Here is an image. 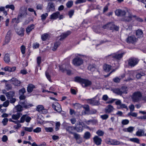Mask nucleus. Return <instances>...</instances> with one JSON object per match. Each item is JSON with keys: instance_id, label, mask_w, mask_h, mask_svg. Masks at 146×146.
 <instances>
[{"instance_id": "63", "label": "nucleus", "mask_w": 146, "mask_h": 146, "mask_svg": "<svg viewBox=\"0 0 146 146\" xmlns=\"http://www.w3.org/2000/svg\"><path fill=\"white\" fill-rule=\"evenodd\" d=\"M73 135L76 140L81 137L80 135L79 134L75 133H73Z\"/></svg>"}, {"instance_id": "57", "label": "nucleus", "mask_w": 146, "mask_h": 146, "mask_svg": "<svg viewBox=\"0 0 146 146\" xmlns=\"http://www.w3.org/2000/svg\"><path fill=\"white\" fill-rule=\"evenodd\" d=\"M25 92L26 90L24 88H22L19 90V93L20 95H24Z\"/></svg>"}, {"instance_id": "54", "label": "nucleus", "mask_w": 146, "mask_h": 146, "mask_svg": "<svg viewBox=\"0 0 146 146\" xmlns=\"http://www.w3.org/2000/svg\"><path fill=\"white\" fill-rule=\"evenodd\" d=\"M96 133L99 136H102L103 135L104 132L103 131L99 130H98L96 132Z\"/></svg>"}, {"instance_id": "53", "label": "nucleus", "mask_w": 146, "mask_h": 146, "mask_svg": "<svg viewBox=\"0 0 146 146\" xmlns=\"http://www.w3.org/2000/svg\"><path fill=\"white\" fill-rule=\"evenodd\" d=\"M129 121L127 119H123L121 121V123L123 125H126L129 123Z\"/></svg>"}, {"instance_id": "59", "label": "nucleus", "mask_w": 146, "mask_h": 146, "mask_svg": "<svg viewBox=\"0 0 146 146\" xmlns=\"http://www.w3.org/2000/svg\"><path fill=\"white\" fill-rule=\"evenodd\" d=\"M129 116H131L133 117H136L137 116V113L135 112H132L130 111L129 113L128 114Z\"/></svg>"}, {"instance_id": "18", "label": "nucleus", "mask_w": 146, "mask_h": 146, "mask_svg": "<svg viewBox=\"0 0 146 146\" xmlns=\"http://www.w3.org/2000/svg\"><path fill=\"white\" fill-rule=\"evenodd\" d=\"M10 81L12 84L15 86H19L20 85L21 82L15 78H12Z\"/></svg>"}, {"instance_id": "62", "label": "nucleus", "mask_w": 146, "mask_h": 146, "mask_svg": "<svg viewBox=\"0 0 146 146\" xmlns=\"http://www.w3.org/2000/svg\"><path fill=\"white\" fill-rule=\"evenodd\" d=\"M101 118L103 120L107 119L109 117V115L106 114H105L101 115Z\"/></svg>"}, {"instance_id": "44", "label": "nucleus", "mask_w": 146, "mask_h": 146, "mask_svg": "<svg viewBox=\"0 0 146 146\" xmlns=\"http://www.w3.org/2000/svg\"><path fill=\"white\" fill-rule=\"evenodd\" d=\"M83 79L81 78L80 77L78 76L75 78L74 81L80 83L82 84Z\"/></svg>"}, {"instance_id": "60", "label": "nucleus", "mask_w": 146, "mask_h": 146, "mask_svg": "<svg viewBox=\"0 0 146 146\" xmlns=\"http://www.w3.org/2000/svg\"><path fill=\"white\" fill-rule=\"evenodd\" d=\"M130 140L132 142L136 143H139V140L137 138H131L130 139Z\"/></svg>"}, {"instance_id": "15", "label": "nucleus", "mask_w": 146, "mask_h": 146, "mask_svg": "<svg viewBox=\"0 0 146 146\" xmlns=\"http://www.w3.org/2000/svg\"><path fill=\"white\" fill-rule=\"evenodd\" d=\"M19 104L22 105L23 107L25 108H29L33 106L32 104L27 103L25 101H20L19 102Z\"/></svg>"}, {"instance_id": "1", "label": "nucleus", "mask_w": 146, "mask_h": 146, "mask_svg": "<svg viewBox=\"0 0 146 146\" xmlns=\"http://www.w3.org/2000/svg\"><path fill=\"white\" fill-rule=\"evenodd\" d=\"M97 95L94 97L88 99L87 100L88 102L92 106H98L100 104V98L98 97Z\"/></svg>"}, {"instance_id": "7", "label": "nucleus", "mask_w": 146, "mask_h": 146, "mask_svg": "<svg viewBox=\"0 0 146 146\" xmlns=\"http://www.w3.org/2000/svg\"><path fill=\"white\" fill-rule=\"evenodd\" d=\"M31 119V117L27 114L23 115L22 116L20 120L18 121L19 122L21 123H23L25 121L29 123Z\"/></svg>"}, {"instance_id": "55", "label": "nucleus", "mask_w": 146, "mask_h": 146, "mask_svg": "<svg viewBox=\"0 0 146 146\" xmlns=\"http://www.w3.org/2000/svg\"><path fill=\"white\" fill-rule=\"evenodd\" d=\"M19 19H18V17L17 18H14L12 19L11 22L13 23H15L17 24L19 23Z\"/></svg>"}, {"instance_id": "14", "label": "nucleus", "mask_w": 146, "mask_h": 146, "mask_svg": "<svg viewBox=\"0 0 146 146\" xmlns=\"http://www.w3.org/2000/svg\"><path fill=\"white\" fill-rule=\"evenodd\" d=\"M145 72L144 71H139L136 72L135 75L136 78L137 79H139L141 78V77L145 76Z\"/></svg>"}, {"instance_id": "25", "label": "nucleus", "mask_w": 146, "mask_h": 146, "mask_svg": "<svg viewBox=\"0 0 146 146\" xmlns=\"http://www.w3.org/2000/svg\"><path fill=\"white\" fill-rule=\"evenodd\" d=\"M16 69V67L15 66L11 67L9 66H6L4 68V70L5 71L10 72L15 71Z\"/></svg>"}, {"instance_id": "42", "label": "nucleus", "mask_w": 146, "mask_h": 146, "mask_svg": "<svg viewBox=\"0 0 146 146\" xmlns=\"http://www.w3.org/2000/svg\"><path fill=\"white\" fill-rule=\"evenodd\" d=\"M136 135L138 136H141L144 134V131L143 130L140 129H139L136 133Z\"/></svg>"}, {"instance_id": "43", "label": "nucleus", "mask_w": 146, "mask_h": 146, "mask_svg": "<svg viewBox=\"0 0 146 146\" xmlns=\"http://www.w3.org/2000/svg\"><path fill=\"white\" fill-rule=\"evenodd\" d=\"M10 32L9 31H8L7 33V34L5 37V41L6 43H8L10 41Z\"/></svg>"}, {"instance_id": "27", "label": "nucleus", "mask_w": 146, "mask_h": 146, "mask_svg": "<svg viewBox=\"0 0 146 146\" xmlns=\"http://www.w3.org/2000/svg\"><path fill=\"white\" fill-rule=\"evenodd\" d=\"M125 53H119L118 52L114 53L115 59L120 60L122 57Z\"/></svg>"}, {"instance_id": "30", "label": "nucleus", "mask_w": 146, "mask_h": 146, "mask_svg": "<svg viewBox=\"0 0 146 146\" xmlns=\"http://www.w3.org/2000/svg\"><path fill=\"white\" fill-rule=\"evenodd\" d=\"M15 31L18 35L21 36H23L24 34L25 30L24 28H21L19 29H15Z\"/></svg>"}, {"instance_id": "49", "label": "nucleus", "mask_w": 146, "mask_h": 146, "mask_svg": "<svg viewBox=\"0 0 146 146\" xmlns=\"http://www.w3.org/2000/svg\"><path fill=\"white\" fill-rule=\"evenodd\" d=\"M44 129L47 132H52L53 131V129L51 127H44Z\"/></svg>"}, {"instance_id": "56", "label": "nucleus", "mask_w": 146, "mask_h": 146, "mask_svg": "<svg viewBox=\"0 0 146 146\" xmlns=\"http://www.w3.org/2000/svg\"><path fill=\"white\" fill-rule=\"evenodd\" d=\"M33 128L32 127H24V129L25 131H28L29 132H31L33 130Z\"/></svg>"}, {"instance_id": "26", "label": "nucleus", "mask_w": 146, "mask_h": 146, "mask_svg": "<svg viewBox=\"0 0 146 146\" xmlns=\"http://www.w3.org/2000/svg\"><path fill=\"white\" fill-rule=\"evenodd\" d=\"M34 28L35 25L33 24L29 25L26 29V32L29 35L30 32L34 29Z\"/></svg>"}, {"instance_id": "20", "label": "nucleus", "mask_w": 146, "mask_h": 146, "mask_svg": "<svg viewBox=\"0 0 146 146\" xmlns=\"http://www.w3.org/2000/svg\"><path fill=\"white\" fill-rule=\"evenodd\" d=\"M75 129L78 132H81L83 131V126L80 123H76V126L74 127Z\"/></svg>"}, {"instance_id": "17", "label": "nucleus", "mask_w": 146, "mask_h": 146, "mask_svg": "<svg viewBox=\"0 0 146 146\" xmlns=\"http://www.w3.org/2000/svg\"><path fill=\"white\" fill-rule=\"evenodd\" d=\"M92 83L91 81L87 79H84L82 85L83 87H85L90 86Z\"/></svg>"}, {"instance_id": "35", "label": "nucleus", "mask_w": 146, "mask_h": 146, "mask_svg": "<svg viewBox=\"0 0 146 146\" xmlns=\"http://www.w3.org/2000/svg\"><path fill=\"white\" fill-rule=\"evenodd\" d=\"M111 65L106 64H104L103 66V68L106 72H108L111 69Z\"/></svg>"}, {"instance_id": "4", "label": "nucleus", "mask_w": 146, "mask_h": 146, "mask_svg": "<svg viewBox=\"0 0 146 146\" xmlns=\"http://www.w3.org/2000/svg\"><path fill=\"white\" fill-rule=\"evenodd\" d=\"M142 94L140 92H134L131 96L133 101L134 102H138L141 100Z\"/></svg>"}, {"instance_id": "2", "label": "nucleus", "mask_w": 146, "mask_h": 146, "mask_svg": "<svg viewBox=\"0 0 146 146\" xmlns=\"http://www.w3.org/2000/svg\"><path fill=\"white\" fill-rule=\"evenodd\" d=\"M103 28L104 29H109L112 31H117L119 29V27L115 25L113 22H109L104 25Z\"/></svg>"}, {"instance_id": "41", "label": "nucleus", "mask_w": 146, "mask_h": 146, "mask_svg": "<svg viewBox=\"0 0 146 146\" xmlns=\"http://www.w3.org/2000/svg\"><path fill=\"white\" fill-rule=\"evenodd\" d=\"M15 110L17 112H21L23 110V107L20 104H19L15 107Z\"/></svg>"}, {"instance_id": "48", "label": "nucleus", "mask_w": 146, "mask_h": 146, "mask_svg": "<svg viewBox=\"0 0 146 146\" xmlns=\"http://www.w3.org/2000/svg\"><path fill=\"white\" fill-rule=\"evenodd\" d=\"M48 14L46 13L42 14L41 15V19L43 21H44L46 19V17L48 16Z\"/></svg>"}, {"instance_id": "58", "label": "nucleus", "mask_w": 146, "mask_h": 146, "mask_svg": "<svg viewBox=\"0 0 146 146\" xmlns=\"http://www.w3.org/2000/svg\"><path fill=\"white\" fill-rule=\"evenodd\" d=\"M5 8L7 9L9 8L12 10H14L15 9V7L13 5H7Z\"/></svg>"}, {"instance_id": "28", "label": "nucleus", "mask_w": 146, "mask_h": 146, "mask_svg": "<svg viewBox=\"0 0 146 146\" xmlns=\"http://www.w3.org/2000/svg\"><path fill=\"white\" fill-rule=\"evenodd\" d=\"M27 15L26 12L25 11H23L19 13L17 17L19 19L25 17Z\"/></svg>"}, {"instance_id": "8", "label": "nucleus", "mask_w": 146, "mask_h": 146, "mask_svg": "<svg viewBox=\"0 0 146 146\" xmlns=\"http://www.w3.org/2000/svg\"><path fill=\"white\" fill-rule=\"evenodd\" d=\"M52 107L57 111L60 112L62 111V108L60 104L57 102H55L52 104Z\"/></svg>"}, {"instance_id": "36", "label": "nucleus", "mask_w": 146, "mask_h": 146, "mask_svg": "<svg viewBox=\"0 0 146 146\" xmlns=\"http://www.w3.org/2000/svg\"><path fill=\"white\" fill-rule=\"evenodd\" d=\"M35 88V86L32 84H29L28 85L27 87V91L29 93L31 92L34 88Z\"/></svg>"}, {"instance_id": "3", "label": "nucleus", "mask_w": 146, "mask_h": 146, "mask_svg": "<svg viewBox=\"0 0 146 146\" xmlns=\"http://www.w3.org/2000/svg\"><path fill=\"white\" fill-rule=\"evenodd\" d=\"M139 60L137 58L131 57L127 60L128 65L131 67H133L137 64Z\"/></svg>"}, {"instance_id": "61", "label": "nucleus", "mask_w": 146, "mask_h": 146, "mask_svg": "<svg viewBox=\"0 0 146 146\" xmlns=\"http://www.w3.org/2000/svg\"><path fill=\"white\" fill-rule=\"evenodd\" d=\"M37 63L38 66H40L41 63V57L40 56H38L37 58Z\"/></svg>"}, {"instance_id": "29", "label": "nucleus", "mask_w": 146, "mask_h": 146, "mask_svg": "<svg viewBox=\"0 0 146 146\" xmlns=\"http://www.w3.org/2000/svg\"><path fill=\"white\" fill-rule=\"evenodd\" d=\"M134 129V127L132 126H130L127 128H123V131L124 132H128L132 133Z\"/></svg>"}, {"instance_id": "33", "label": "nucleus", "mask_w": 146, "mask_h": 146, "mask_svg": "<svg viewBox=\"0 0 146 146\" xmlns=\"http://www.w3.org/2000/svg\"><path fill=\"white\" fill-rule=\"evenodd\" d=\"M134 71H131L129 72V75L130 77H129L125 81H128L130 80H133V79L132 78V77H134Z\"/></svg>"}, {"instance_id": "51", "label": "nucleus", "mask_w": 146, "mask_h": 146, "mask_svg": "<svg viewBox=\"0 0 146 146\" xmlns=\"http://www.w3.org/2000/svg\"><path fill=\"white\" fill-rule=\"evenodd\" d=\"M55 124V130L57 131L59 129L60 123L59 122H57Z\"/></svg>"}, {"instance_id": "64", "label": "nucleus", "mask_w": 146, "mask_h": 146, "mask_svg": "<svg viewBox=\"0 0 146 146\" xmlns=\"http://www.w3.org/2000/svg\"><path fill=\"white\" fill-rule=\"evenodd\" d=\"M129 109L130 111L131 112H132L134 110L135 106L133 104H131L129 106Z\"/></svg>"}, {"instance_id": "16", "label": "nucleus", "mask_w": 146, "mask_h": 146, "mask_svg": "<svg viewBox=\"0 0 146 146\" xmlns=\"http://www.w3.org/2000/svg\"><path fill=\"white\" fill-rule=\"evenodd\" d=\"M65 128L66 131L69 133L73 134L74 133L73 132V131L75 130L74 127L66 125L65 126Z\"/></svg>"}, {"instance_id": "12", "label": "nucleus", "mask_w": 146, "mask_h": 146, "mask_svg": "<svg viewBox=\"0 0 146 146\" xmlns=\"http://www.w3.org/2000/svg\"><path fill=\"white\" fill-rule=\"evenodd\" d=\"M115 13L116 15L119 16H123L124 17L126 15V13L124 10L121 9H117L115 11Z\"/></svg>"}, {"instance_id": "6", "label": "nucleus", "mask_w": 146, "mask_h": 146, "mask_svg": "<svg viewBox=\"0 0 146 146\" xmlns=\"http://www.w3.org/2000/svg\"><path fill=\"white\" fill-rule=\"evenodd\" d=\"M83 63V59L79 57H76L72 60V63L75 66H78L82 64Z\"/></svg>"}, {"instance_id": "5", "label": "nucleus", "mask_w": 146, "mask_h": 146, "mask_svg": "<svg viewBox=\"0 0 146 146\" xmlns=\"http://www.w3.org/2000/svg\"><path fill=\"white\" fill-rule=\"evenodd\" d=\"M115 104L118 105L117 108L118 109H125L127 111L128 110V108L127 105L121 103V101L120 100H118L116 101L115 102Z\"/></svg>"}, {"instance_id": "52", "label": "nucleus", "mask_w": 146, "mask_h": 146, "mask_svg": "<svg viewBox=\"0 0 146 146\" xmlns=\"http://www.w3.org/2000/svg\"><path fill=\"white\" fill-rule=\"evenodd\" d=\"M73 2L72 1H69L66 4V5L68 8H70L73 5Z\"/></svg>"}, {"instance_id": "10", "label": "nucleus", "mask_w": 146, "mask_h": 146, "mask_svg": "<svg viewBox=\"0 0 146 146\" xmlns=\"http://www.w3.org/2000/svg\"><path fill=\"white\" fill-rule=\"evenodd\" d=\"M136 15H132L131 13H128V15L127 16H125L123 17V21L125 22H129L132 20L134 18H136Z\"/></svg>"}, {"instance_id": "45", "label": "nucleus", "mask_w": 146, "mask_h": 146, "mask_svg": "<svg viewBox=\"0 0 146 146\" xmlns=\"http://www.w3.org/2000/svg\"><path fill=\"white\" fill-rule=\"evenodd\" d=\"M114 53L109 55L106 57V58L107 60H115Z\"/></svg>"}, {"instance_id": "13", "label": "nucleus", "mask_w": 146, "mask_h": 146, "mask_svg": "<svg viewBox=\"0 0 146 146\" xmlns=\"http://www.w3.org/2000/svg\"><path fill=\"white\" fill-rule=\"evenodd\" d=\"M60 70L63 72H66L67 74L70 75L71 74V71L70 70H68L66 67L64 68V65H62L59 66Z\"/></svg>"}, {"instance_id": "40", "label": "nucleus", "mask_w": 146, "mask_h": 146, "mask_svg": "<svg viewBox=\"0 0 146 146\" xmlns=\"http://www.w3.org/2000/svg\"><path fill=\"white\" fill-rule=\"evenodd\" d=\"M136 35L138 38H140L143 36V33L141 30H138L136 32Z\"/></svg>"}, {"instance_id": "21", "label": "nucleus", "mask_w": 146, "mask_h": 146, "mask_svg": "<svg viewBox=\"0 0 146 146\" xmlns=\"http://www.w3.org/2000/svg\"><path fill=\"white\" fill-rule=\"evenodd\" d=\"M60 15V13L59 11L53 13L50 16V18L51 19L55 20L58 18Z\"/></svg>"}, {"instance_id": "23", "label": "nucleus", "mask_w": 146, "mask_h": 146, "mask_svg": "<svg viewBox=\"0 0 146 146\" xmlns=\"http://www.w3.org/2000/svg\"><path fill=\"white\" fill-rule=\"evenodd\" d=\"M22 115V113L20 112H17L16 113L13 114L12 115V119L14 120H18Z\"/></svg>"}, {"instance_id": "11", "label": "nucleus", "mask_w": 146, "mask_h": 146, "mask_svg": "<svg viewBox=\"0 0 146 146\" xmlns=\"http://www.w3.org/2000/svg\"><path fill=\"white\" fill-rule=\"evenodd\" d=\"M137 38L135 36H128L126 40L128 43H134L137 42Z\"/></svg>"}, {"instance_id": "50", "label": "nucleus", "mask_w": 146, "mask_h": 146, "mask_svg": "<svg viewBox=\"0 0 146 146\" xmlns=\"http://www.w3.org/2000/svg\"><path fill=\"white\" fill-rule=\"evenodd\" d=\"M74 13V11L73 9H71L68 12V15L70 18L72 17Z\"/></svg>"}, {"instance_id": "34", "label": "nucleus", "mask_w": 146, "mask_h": 146, "mask_svg": "<svg viewBox=\"0 0 146 146\" xmlns=\"http://www.w3.org/2000/svg\"><path fill=\"white\" fill-rule=\"evenodd\" d=\"M71 32L70 31H68L66 33H63L62 35L61 36V37L60 39V40H62L64 39L67 36L70 35L71 34Z\"/></svg>"}, {"instance_id": "37", "label": "nucleus", "mask_w": 146, "mask_h": 146, "mask_svg": "<svg viewBox=\"0 0 146 146\" xmlns=\"http://www.w3.org/2000/svg\"><path fill=\"white\" fill-rule=\"evenodd\" d=\"M4 60L6 63H8L10 61V55L8 54H6L4 57Z\"/></svg>"}, {"instance_id": "19", "label": "nucleus", "mask_w": 146, "mask_h": 146, "mask_svg": "<svg viewBox=\"0 0 146 146\" xmlns=\"http://www.w3.org/2000/svg\"><path fill=\"white\" fill-rule=\"evenodd\" d=\"M93 140L95 143L97 145H100L101 143L102 140L101 139L97 136H95L93 138Z\"/></svg>"}, {"instance_id": "39", "label": "nucleus", "mask_w": 146, "mask_h": 146, "mask_svg": "<svg viewBox=\"0 0 146 146\" xmlns=\"http://www.w3.org/2000/svg\"><path fill=\"white\" fill-rule=\"evenodd\" d=\"M113 107L112 106L109 105L106 109L105 112L106 113H110L113 111Z\"/></svg>"}, {"instance_id": "46", "label": "nucleus", "mask_w": 146, "mask_h": 146, "mask_svg": "<svg viewBox=\"0 0 146 146\" xmlns=\"http://www.w3.org/2000/svg\"><path fill=\"white\" fill-rule=\"evenodd\" d=\"M91 134L89 132H86L85 133L84 137L86 139H88L90 138Z\"/></svg>"}, {"instance_id": "22", "label": "nucleus", "mask_w": 146, "mask_h": 146, "mask_svg": "<svg viewBox=\"0 0 146 146\" xmlns=\"http://www.w3.org/2000/svg\"><path fill=\"white\" fill-rule=\"evenodd\" d=\"M108 143L109 144L114 145H119L120 144L119 141L114 139H109Z\"/></svg>"}, {"instance_id": "9", "label": "nucleus", "mask_w": 146, "mask_h": 146, "mask_svg": "<svg viewBox=\"0 0 146 146\" xmlns=\"http://www.w3.org/2000/svg\"><path fill=\"white\" fill-rule=\"evenodd\" d=\"M55 9V4L54 3L50 2L48 3L46 8L47 12H49L50 11H54Z\"/></svg>"}, {"instance_id": "47", "label": "nucleus", "mask_w": 146, "mask_h": 146, "mask_svg": "<svg viewBox=\"0 0 146 146\" xmlns=\"http://www.w3.org/2000/svg\"><path fill=\"white\" fill-rule=\"evenodd\" d=\"M48 35L47 33H44L41 35V39L43 41H45L47 38Z\"/></svg>"}, {"instance_id": "24", "label": "nucleus", "mask_w": 146, "mask_h": 146, "mask_svg": "<svg viewBox=\"0 0 146 146\" xmlns=\"http://www.w3.org/2000/svg\"><path fill=\"white\" fill-rule=\"evenodd\" d=\"M36 110L39 112L42 113L43 112V111H44V113H46L47 110L44 108L43 106L42 105H38L37 107Z\"/></svg>"}, {"instance_id": "31", "label": "nucleus", "mask_w": 146, "mask_h": 146, "mask_svg": "<svg viewBox=\"0 0 146 146\" xmlns=\"http://www.w3.org/2000/svg\"><path fill=\"white\" fill-rule=\"evenodd\" d=\"M15 94V92L13 91H10L6 93V95L7 98L9 99L13 98Z\"/></svg>"}, {"instance_id": "32", "label": "nucleus", "mask_w": 146, "mask_h": 146, "mask_svg": "<svg viewBox=\"0 0 146 146\" xmlns=\"http://www.w3.org/2000/svg\"><path fill=\"white\" fill-rule=\"evenodd\" d=\"M113 92L117 94L121 95L123 93V92H125V91L121 90V89L117 88L113 90Z\"/></svg>"}, {"instance_id": "38", "label": "nucleus", "mask_w": 146, "mask_h": 146, "mask_svg": "<svg viewBox=\"0 0 146 146\" xmlns=\"http://www.w3.org/2000/svg\"><path fill=\"white\" fill-rule=\"evenodd\" d=\"M60 42L59 41L55 42L54 45L52 48V50L53 51L56 50L58 47L60 45Z\"/></svg>"}]
</instances>
